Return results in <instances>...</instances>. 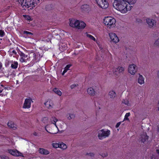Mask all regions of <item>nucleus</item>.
<instances>
[{"label": "nucleus", "mask_w": 159, "mask_h": 159, "mask_svg": "<svg viewBox=\"0 0 159 159\" xmlns=\"http://www.w3.org/2000/svg\"><path fill=\"white\" fill-rule=\"evenodd\" d=\"M0 158L2 159H9L8 157L4 155L0 156Z\"/></svg>", "instance_id": "58836bf2"}, {"label": "nucleus", "mask_w": 159, "mask_h": 159, "mask_svg": "<svg viewBox=\"0 0 159 159\" xmlns=\"http://www.w3.org/2000/svg\"><path fill=\"white\" fill-rule=\"evenodd\" d=\"M9 55L10 57L14 55H16L17 53L16 50L13 48H11L10 49L8 52Z\"/></svg>", "instance_id": "b1692460"}, {"label": "nucleus", "mask_w": 159, "mask_h": 159, "mask_svg": "<svg viewBox=\"0 0 159 159\" xmlns=\"http://www.w3.org/2000/svg\"><path fill=\"white\" fill-rule=\"evenodd\" d=\"M125 70V68L121 66H118L117 68L113 70V74L117 76H118L120 74L123 73Z\"/></svg>", "instance_id": "9b49d317"}, {"label": "nucleus", "mask_w": 159, "mask_h": 159, "mask_svg": "<svg viewBox=\"0 0 159 159\" xmlns=\"http://www.w3.org/2000/svg\"><path fill=\"white\" fill-rule=\"evenodd\" d=\"M2 90H0V93H1L2 92Z\"/></svg>", "instance_id": "4d7b16f0"}, {"label": "nucleus", "mask_w": 159, "mask_h": 159, "mask_svg": "<svg viewBox=\"0 0 159 159\" xmlns=\"http://www.w3.org/2000/svg\"><path fill=\"white\" fill-rule=\"evenodd\" d=\"M57 120V119L56 117L53 116L50 119L51 122L52 124H54L56 127H57V126L56 125V123Z\"/></svg>", "instance_id": "a878e982"}, {"label": "nucleus", "mask_w": 159, "mask_h": 159, "mask_svg": "<svg viewBox=\"0 0 159 159\" xmlns=\"http://www.w3.org/2000/svg\"><path fill=\"white\" fill-rule=\"evenodd\" d=\"M68 70H66V69H65V68H64V70H63L62 73V75H64L65 74V73H66Z\"/></svg>", "instance_id": "09e8293b"}, {"label": "nucleus", "mask_w": 159, "mask_h": 159, "mask_svg": "<svg viewBox=\"0 0 159 159\" xmlns=\"http://www.w3.org/2000/svg\"><path fill=\"white\" fill-rule=\"evenodd\" d=\"M87 92L88 94L94 96L95 94V91L92 88H89L87 89Z\"/></svg>", "instance_id": "393cba45"}, {"label": "nucleus", "mask_w": 159, "mask_h": 159, "mask_svg": "<svg viewBox=\"0 0 159 159\" xmlns=\"http://www.w3.org/2000/svg\"><path fill=\"white\" fill-rule=\"evenodd\" d=\"M110 131L108 129H102L98 132V137L100 140L108 137L110 135Z\"/></svg>", "instance_id": "20e7f679"}, {"label": "nucleus", "mask_w": 159, "mask_h": 159, "mask_svg": "<svg viewBox=\"0 0 159 159\" xmlns=\"http://www.w3.org/2000/svg\"><path fill=\"white\" fill-rule=\"evenodd\" d=\"M146 22L149 28H154L156 26V21L155 20L150 18L146 19Z\"/></svg>", "instance_id": "6e6552de"}, {"label": "nucleus", "mask_w": 159, "mask_h": 159, "mask_svg": "<svg viewBox=\"0 0 159 159\" xmlns=\"http://www.w3.org/2000/svg\"><path fill=\"white\" fill-rule=\"evenodd\" d=\"M22 7H24V4L25 0H17Z\"/></svg>", "instance_id": "c756f323"}, {"label": "nucleus", "mask_w": 159, "mask_h": 159, "mask_svg": "<svg viewBox=\"0 0 159 159\" xmlns=\"http://www.w3.org/2000/svg\"><path fill=\"white\" fill-rule=\"evenodd\" d=\"M131 0L128 2L113 3V6L117 10L125 14L131 10L132 6L130 5L134 4L136 2V0Z\"/></svg>", "instance_id": "f257e3e1"}, {"label": "nucleus", "mask_w": 159, "mask_h": 159, "mask_svg": "<svg viewBox=\"0 0 159 159\" xmlns=\"http://www.w3.org/2000/svg\"><path fill=\"white\" fill-rule=\"evenodd\" d=\"M66 117L69 120L74 119L75 117V115L73 113H68L66 115Z\"/></svg>", "instance_id": "5701e85b"}, {"label": "nucleus", "mask_w": 159, "mask_h": 159, "mask_svg": "<svg viewBox=\"0 0 159 159\" xmlns=\"http://www.w3.org/2000/svg\"><path fill=\"white\" fill-rule=\"evenodd\" d=\"M20 55L21 57L20 59V62L23 63L27 61V59L26 58L27 57V55H25L23 52H21Z\"/></svg>", "instance_id": "f3484780"}, {"label": "nucleus", "mask_w": 159, "mask_h": 159, "mask_svg": "<svg viewBox=\"0 0 159 159\" xmlns=\"http://www.w3.org/2000/svg\"><path fill=\"white\" fill-rule=\"evenodd\" d=\"M1 43V42H0V44Z\"/></svg>", "instance_id": "bf43d9fd"}, {"label": "nucleus", "mask_w": 159, "mask_h": 159, "mask_svg": "<svg viewBox=\"0 0 159 159\" xmlns=\"http://www.w3.org/2000/svg\"><path fill=\"white\" fill-rule=\"evenodd\" d=\"M53 91L56 93L58 94L59 96H61V92L58 89L55 88L53 89Z\"/></svg>", "instance_id": "bb28decb"}, {"label": "nucleus", "mask_w": 159, "mask_h": 159, "mask_svg": "<svg viewBox=\"0 0 159 159\" xmlns=\"http://www.w3.org/2000/svg\"><path fill=\"white\" fill-rule=\"evenodd\" d=\"M87 155H88L89 156H90L91 157H93L94 155V154L92 153H87Z\"/></svg>", "instance_id": "c03bdc74"}, {"label": "nucleus", "mask_w": 159, "mask_h": 159, "mask_svg": "<svg viewBox=\"0 0 159 159\" xmlns=\"http://www.w3.org/2000/svg\"><path fill=\"white\" fill-rule=\"evenodd\" d=\"M35 3L34 2V0H25L24 7L27 8L31 7L30 9H32L33 7H35L34 4Z\"/></svg>", "instance_id": "1a4fd4ad"}, {"label": "nucleus", "mask_w": 159, "mask_h": 159, "mask_svg": "<svg viewBox=\"0 0 159 159\" xmlns=\"http://www.w3.org/2000/svg\"><path fill=\"white\" fill-rule=\"evenodd\" d=\"M30 57L32 59L33 62L35 63L38 62L40 58V55L34 52H32L30 54Z\"/></svg>", "instance_id": "9d476101"}, {"label": "nucleus", "mask_w": 159, "mask_h": 159, "mask_svg": "<svg viewBox=\"0 0 159 159\" xmlns=\"http://www.w3.org/2000/svg\"><path fill=\"white\" fill-rule=\"evenodd\" d=\"M138 70L137 66L134 64L130 65L129 66L128 71L132 75H134Z\"/></svg>", "instance_id": "0eeeda50"}, {"label": "nucleus", "mask_w": 159, "mask_h": 159, "mask_svg": "<svg viewBox=\"0 0 159 159\" xmlns=\"http://www.w3.org/2000/svg\"><path fill=\"white\" fill-rule=\"evenodd\" d=\"M157 76L159 78V71L157 72Z\"/></svg>", "instance_id": "864d4df0"}, {"label": "nucleus", "mask_w": 159, "mask_h": 159, "mask_svg": "<svg viewBox=\"0 0 159 159\" xmlns=\"http://www.w3.org/2000/svg\"><path fill=\"white\" fill-rule=\"evenodd\" d=\"M69 25L72 27L76 28L79 29L84 28L86 25L84 22L74 19H70Z\"/></svg>", "instance_id": "f03ea898"}, {"label": "nucleus", "mask_w": 159, "mask_h": 159, "mask_svg": "<svg viewBox=\"0 0 159 159\" xmlns=\"http://www.w3.org/2000/svg\"><path fill=\"white\" fill-rule=\"evenodd\" d=\"M120 123H121V122H119L117 123L116 125V128L118 127H119V126H120Z\"/></svg>", "instance_id": "3c124183"}, {"label": "nucleus", "mask_w": 159, "mask_h": 159, "mask_svg": "<svg viewBox=\"0 0 159 159\" xmlns=\"http://www.w3.org/2000/svg\"><path fill=\"white\" fill-rule=\"evenodd\" d=\"M107 153H105L103 154H102L101 155L103 157H106L107 156Z\"/></svg>", "instance_id": "a18cd8bd"}, {"label": "nucleus", "mask_w": 159, "mask_h": 159, "mask_svg": "<svg viewBox=\"0 0 159 159\" xmlns=\"http://www.w3.org/2000/svg\"><path fill=\"white\" fill-rule=\"evenodd\" d=\"M81 9L82 11L88 12L89 11L90 7L89 5L87 4H84L81 6Z\"/></svg>", "instance_id": "dca6fc26"}, {"label": "nucleus", "mask_w": 159, "mask_h": 159, "mask_svg": "<svg viewBox=\"0 0 159 159\" xmlns=\"http://www.w3.org/2000/svg\"><path fill=\"white\" fill-rule=\"evenodd\" d=\"M33 102L32 99L30 98L26 99L23 104V107L24 108H29L31 107V103Z\"/></svg>", "instance_id": "ddd939ff"}, {"label": "nucleus", "mask_w": 159, "mask_h": 159, "mask_svg": "<svg viewBox=\"0 0 159 159\" xmlns=\"http://www.w3.org/2000/svg\"><path fill=\"white\" fill-rule=\"evenodd\" d=\"M122 103L128 106H130V105L129 100L127 99H123L122 101Z\"/></svg>", "instance_id": "c85d7f7f"}, {"label": "nucleus", "mask_w": 159, "mask_h": 159, "mask_svg": "<svg viewBox=\"0 0 159 159\" xmlns=\"http://www.w3.org/2000/svg\"><path fill=\"white\" fill-rule=\"evenodd\" d=\"M71 66V64H68L66 65V66L65 68V69H66V70H68L69 69V68H70Z\"/></svg>", "instance_id": "37998d69"}, {"label": "nucleus", "mask_w": 159, "mask_h": 159, "mask_svg": "<svg viewBox=\"0 0 159 159\" xmlns=\"http://www.w3.org/2000/svg\"><path fill=\"white\" fill-rule=\"evenodd\" d=\"M39 152L40 154L43 155H48L49 154V152L48 151L43 148H40Z\"/></svg>", "instance_id": "a211bd4d"}, {"label": "nucleus", "mask_w": 159, "mask_h": 159, "mask_svg": "<svg viewBox=\"0 0 159 159\" xmlns=\"http://www.w3.org/2000/svg\"><path fill=\"white\" fill-rule=\"evenodd\" d=\"M148 138L146 132H143L141 134L139 140L141 142L144 143L148 140Z\"/></svg>", "instance_id": "4468645a"}, {"label": "nucleus", "mask_w": 159, "mask_h": 159, "mask_svg": "<svg viewBox=\"0 0 159 159\" xmlns=\"http://www.w3.org/2000/svg\"><path fill=\"white\" fill-rule=\"evenodd\" d=\"M68 70H66V69H65V68H64V70H63L62 73V75H64L65 74V73H66Z\"/></svg>", "instance_id": "49530a36"}, {"label": "nucleus", "mask_w": 159, "mask_h": 159, "mask_svg": "<svg viewBox=\"0 0 159 159\" xmlns=\"http://www.w3.org/2000/svg\"><path fill=\"white\" fill-rule=\"evenodd\" d=\"M52 145L53 147L55 148H57L59 147V144L57 143H52Z\"/></svg>", "instance_id": "f704fd0d"}, {"label": "nucleus", "mask_w": 159, "mask_h": 159, "mask_svg": "<svg viewBox=\"0 0 159 159\" xmlns=\"http://www.w3.org/2000/svg\"><path fill=\"white\" fill-rule=\"evenodd\" d=\"M23 16L27 20H31V18L29 16L23 15Z\"/></svg>", "instance_id": "c9c22d12"}, {"label": "nucleus", "mask_w": 159, "mask_h": 159, "mask_svg": "<svg viewBox=\"0 0 159 159\" xmlns=\"http://www.w3.org/2000/svg\"><path fill=\"white\" fill-rule=\"evenodd\" d=\"M38 1H39V0H38Z\"/></svg>", "instance_id": "13d9d810"}, {"label": "nucleus", "mask_w": 159, "mask_h": 159, "mask_svg": "<svg viewBox=\"0 0 159 159\" xmlns=\"http://www.w3.org/2000/svg\"><path fill=\"white\" fill-rule=\"evenodd\" d=\"M104 24L107 28L111 29L116 26V21L115 19L111 17H105L104 19Z\"/></svg>", "instance_id": "7ed1b4c3"}, {"label": "nucleus", "mask_w": 159, "mask_h": 159, "mask_svg": "<svg viewBox=\"0 0 159 159\" xmlns=\"http://www.w3.org/2000/svg\"><path fill=\"white\" fill-rule=\"evenodd\" d=\"M131 0H114L113 3L120 2H128L130 1Z\"/></svg>", "instance_id": "7c9ffc66"}, {"label": "nucleus", "mask_w": 159, "mask_h": 159, "mask_svg": "<svg viewBox=\"0 0 159 159\" xmlns=\"http://www.w3.org/2000/svg\"><path fill=\"white\" fill-rule=\"evenodd\" d=\"M2 63L1 62H0V70L2 68Z\"/></svg>", "instance_id": "603ef678"}, {"label": "nucleus", "mask_w": 159, "mask_h": 159, "mask_svg": "<svg viewBox=\"0 0 159 159\" xmlns=\"http://www.w3.org/2000/svg\"><path fill=\"white\" fill-rule=\"evenodd\" d=\"M68 70H66V69H65V68H64V70H63L62 73V75H64L65 74V73H66Z\"/></svg>", "instance_id": "de8ad7c7"}, {"label": "nucleus", "mask_w": 159, "mask_h": 159, "mask_svg": "<svg viewBox=\"0 0 159 159\" xmlns=\"http://www.w3.org/2000/svg\"><path fill=\"white\" fill-rule=\"evenodd\" d=\"M130 113L129 112V113H126L125 116V117H124L123 121H124L125 120H129V118H128V117L129 116H130Z\"/></svg>", "instance_id": "2f4dec72"}, {"label": "nucleus", "mask_w": 159, "mask_h": 159, "mask_svg": "<svg viewBox=\"0 0 159 159\" xmlns=\"http://www.w3.org/2000/svg\"><path fill=\"white\" fill-rule=\"evenodd\" d=\"M23 34H25L27 36H29L30 35H33V34L30 32L26 31H24L23 32Z\"/></svg>", "instance_id": "473e14b6"}, {"label": "nucleus", "mask_w": 159, "mask_h": 159, "mask_svg": "<svg viewBox=\"0 0 159 159\" xmlns=\"http://www.w3.org/2000/svg\"><path fill=\"white\" fill-rule=\"evenodd\" d=\"M7 125L9 128H12L13 129H16V125L14 124L12 121H9L7 123Z\"/></svg>", "instance_id": "412c9836"}, {"label": "nucleus", "mask_w": 159, "mask_h": 159, "mask_svg": "<svg viewBox=\"0 0 159 159\" xmlns=\"http://www.w3.org/2000/svg\"><path fill=\"white\" fill-rule=\"evenodd\" d=\"M34 135H35V136H37V133H36V132H35L34 133Z\"/></svg>", "instance_id": "6e6d98bb"}, {"label": "nucleus", "mask_w": 159, "mask_h": 159, "mask_svg": "<svg viewBox=\"0 0 159 159\" xmlns=\"http://www.w3.org/2000/svg\"><path fill=\"white\" fill-rule=\"evenodd\" d=\"M98 5L102 9L107 8L108 6V3L107 0H96Z\"/></svg>", "instance_id": "423d86ee"}, {"label": "nucleus", "mask_w": 159, "mask_h": 159, "mask_svg": "<svg viewBox=\"0 0 159 159\" xmlns=\"http://www.w3.org/2000/svg\"><path fill=\"white\" fill-rule=\"evenodd\" d=\"M154 45L156 46H159V39H157L154 43Z\"/></svg>", "instance_id": "4c0bfd02"}, {"label": "nucleus", "mask_w": 159, "mask_h": 159, "mask_svg": "<svg viewBox=\"0 0 159 159\" xmlns=\"http://www.w3.org/2000/svg\"><path fill=\"white\" fill-rule=\"evenodd\" d=\"M156 151L157 153L159 154V149H157Z\"/></svg>", "instance_id": "5fc2aeb1"}, {"label": "nucleus", "mask_w": 159, "mask_h": 159, "mask_svg": "<svg viewBox=\"0 0 159 159\" xmlns=\"http://www.w3.org/2000/svg\"><path fill=\"white\" fill-rule=\"evenodd\" d=\"M48 120V118L47 117H44L42 121L44 123L46 124Z\"/></svg>", "instance_id": "79ce46f5"}, {"label": "nucleus", "mask_w": 159, "mask_h": 159, "mask_svg": "<svg viewBox=\"0 0 159 159\" xmlns=\"http://www.w3.org/2000/svg\"><path fill=\"white\" fill-rule=\"evenodd\" d=\"M10 64V61L8 59H7L5 61V65L6 66H8Z\"/></svg>", "instance_id": "e433bc0d"}, {"label": "nucleus", "mask_w": 159, "mask_h": 159, "mask_svg": "<svg viewBox=\"0 0 159 159\" xmlns=\"http://www.w3.org/2000/svg\"><path fill=\"white\" fill-rule=\"evenodd\" d=\"M86 36L88 38H89L91 39L92 40L94 41H95V39L93 36L92 35L89 34H87Z\"/></svg>", "instance_id": "72a5a7b5"}, {"label": "nucleus", "mask_w": 159, "mask_h": 159, "mask_svg": "<svg viewBox=\"0 0 159 159\" xmlns=\"http://www.w3.org/2000/svg\"><path fill=\"white\" fill-rule=\"evenodd\" d=\"M46 107L48 109H51L53 107V102L51 100H49L44 103Z\"/></svg>", "instance_id": "2eb2a0df"}, {"label": "nucleus", "mask_w": 159, "mask_h": 159, "mask_svg": "<svg viewBox=\"0 0 159 159\" xmlns=\"http://www.w3.org/2000/svg\"><path fill=\"white\" fill-rule=\"evenodd\" d=\"M8 151L9 153L13 156L24 157V156L21 153L17 150L9 149L8 150Z\"/></svg>", "instance_id": "f8f14e48"}, {"label": "nucleus", "mask_w": 159, "mask_h": 159, "mask_svg": "<svg viewBox=\"0 0 159 159\" xmlns=\"http://www.w3.org/2000/svg\"><path fill=\"white\" fill-rule=\"evenodd\" d=\"M138 83L141 85L144 83V78L142 75L139 74V76L138 79Z\"/></svg>", "instance_id": "6ab92c4d"}, {"label": "nucleus", "mask_w": 159, "mask_h": 159, "mask_svg": "<svg viewBox=\"0 0 159 159\" xmlns=\"http://www.w3.org/2000/svg\"><path fill=\"white\" fill-rule=\"evenodd\" d=\"M108 35L110 37L111 42L116 43L119 42V39L118 37L115 33L111 32L109 33Z\"/></svg>", "instance_id": "39448f33"}, {"label": "nucleus", "mask_w": 159, "mask_h": 159, "mask_svg": "<svg viewBox=\"0 0 159 159\" xmlns=\"http://www.w3.org/2000/svg\"><path fill=\"white\" fill-rule=\"evenodd\" d=\"M5 34V33L2 30H0V36L1 37H3Z\"/></svg>", "instance_id": "ea45409f"}, {"label": "nucleus", "mask_w": 159, "mask_h": 159, "mask_svg": "<svg viewBox=\"0 0 159 159\" xmlns=\"http://www.w3.org/2000/svg\"><path fill=\"white\" fill-rule=\"evenodd\" d=\"M11 67L12 69H16L18 67V63L16 61H11L10 62Z\"/></svg>", "instance_id": "aec40b11"}, {"label": "nucleus", "mask_w": 159, "mask_h": 159, "mask_svg": "<svg viewBox=\"0 0 159 159\" xmlns=\"http://www.w3.org/2000/svg\"><path fill=\"white\" fill-rule=\"evenodd\" d=\"M59 148L63 150H64L67 148V146L65 143H61L59 144Z\"/></svg>", "instance_id": "cd10ccee"}, {"label": "nucleus", "mask_w": 159, "mask_h": 159, "mask_svg": "<svg viewBox=\"0 0 159 159\" xmlns=\"http://www.w3.org/2000/svg\"><path fill=\"white\" fill-rule=\"evenodd\" d=\"M78 85V84H73L70 85V88L71 89H72L75 88Z\"/></svg>", "instance_id": "a19ab883"}, {"label": "nucleus", "mask_w": 159, "mask_h": 159, "mask_svg": "<svg viewBox=\"0 0 159 159\" xmlns=\"http://www.w3.org/2000/svg\"><path fill=\"white\" fill-rule=\"evenodd\" d=\"M68 70H66V69H65V68H64V70H63L62 73V75H64L65 74V73H66Z\"/></svg>", "instance_id": "8fccbe9b"}, {"label": "nucleus", "mask_w": 159, "mask_h": 159, "mask_svg": "<svg viewBox=\"0 0 159 159\" xmlns=\"http://www.w3.org/2000/svg\"><path fill=\"white\" fill-rule=\"evenodd\" d=\"M108 96L110 98L113 99L116 96V93L113 90H111L109 92Z\"/></svg>", "instance_id": "4be33fe9"}]
</instances>
